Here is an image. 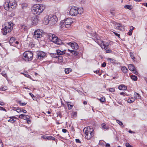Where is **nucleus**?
Listing matches in <instances>:
<instances>
[{"mask_svg":"<svg viewBox=\"0 0 147 147\" xmlns=\"http://www.w3.org/2000/svg\"><path fill=\"white\" fill-rule=\"evenodd\" d=\"M17 5L16 2L15 0H9L5 2L3 6L6 10L11 11L13 9H15Z\"/></svg>","mask_w":147,"mask_h":147,"instance_id":"nucleus-1","label":"nucleus"},{"mask_svg":"<svg viewBox=\"0 0 147 147\" xmlns=\"http://www.w3.org/2000/svg\"><path fill=\"white\" fill-rule=\"evenodd\" d=\"M85 134V137L89 140L90 139L94 136L93 129L90 127H85L83 130Z\"/></svg>","mask_w":147,"mask_h":147,"instance_id":"nucleus-2","label":"nucleus"},{"mask_svg":"<svg viewBox=\"0 0 147 147\" xmlns=\"http://www.w3.org/2000/svg\"><path fill=\"white\" fill-rule=\"evenodd\" d=\"M13 23L11 22H7L5 24L4 27L3 28V33L6 35L7 33L10 32L13 29Z\"/></svg>","mask_w":147,"mask_h":147,"instance_id":"nucleus-3","label":"nucleus"},{"mask_svg":"<svg viewBox=\"0 0 147 147\" xmlns=\"http://www.w3.org/2000/svg\"><path fill=\"white\" fill-rule=\"evenodd\" d=\"M48 38L53 42L58 45H61L64 44L62 41L59 39L55 34L49 33L48 34Z\"/></svg>","mask_w":147,"mask_h":147,"instance_id":"nucleus-4","label":"nucleus"},{"mask_svg":"<svg viewBox=\"0 0 147 147\" xmlns=\"http://www.w3.org/2000/svg\"><path fill=\"white\" fill-rule=\"evenodd\" d=\"M45 8L44 5L38 4L34 5L33 7V12L34 13L39 15L43 11Z\"/></svg>","mask_w":147,"mask_h":147,"instance_id":"nucleus-5","label":"nucleus"},{"mask_svg":"<svg viewBox=\"0 0 147 147\" xmlns=\"http://www.w3.org/2000/svg\"><path fill=\"white\" fill-rule=\"evenodd\" d=\"M23 56V59L25 61H28L32 59L33 54L32 52L28 51L24 52Z\"/></svg>","mask_w":147,"mask_h":147,"instance_id":"nucleus-6","label":"nucleus"},{"mask_svg":"<svg viewBox=\"0 0 147 147\" xmlns=\"http://www.w3.org/2000/svg\"><path fill=\"white\" fill-rule=\"evenodd\" d=\"M43 31L40 29H37L35 31L34 33V37L35 38H40L43 36Z\"/></svg>","mask_w":147,"mask_h":147,"instance_id":"nucleus-7","label":"nucleus"},{"mask_svg":"<svg viewBox=\"0 0 147 147\" xmlns=\"http://www.w3.org/2000/svg\"><path fill=\"white\" fill-rule=\"evenodd\" d=\"M50 21L49 24L50 25H52L55 24L58 20V19L57 17L55 15H51L49 16Z\"/></svg>","mask_w":147,"mask_h":147,"instance_id":"nucleus-8","label":"nucleus"},{"mask_svg":"<svg viewBox=\"0 0 147 147\" xmlns=\"http://www.w3.org/2000/svg\"><path fill=\"white\" fill-rule=\"evenodd\" d=\"M73 21L71 18H67L65 19L64 22H63V26L64 25L66 28H67L70 27Z\"/></svg>","mask_w":147,"mask_h":147,"instance_id":"nucleus-9","label":"nucleus"},{"mask_svg":"<svg viewBox=\"0 0 147 147\" xmlns=\"http://www.w3.org/2000/svg\"><path fill=\"white\" fill-rule=\"evenodd\" d=\"M69 13L72 16H76L78 14L77 7H72L69 11Z\"/></svg>","mask_w":147,"mask_h":147,"instance_id":"nucleus-10","label":"nucleus"},{"mask_svg":"<svg viewBox=\"0 0 147 147\" xmlns=\"http://www.w3.org/2000/svg\"><path fill=\"white\" fill-rule=\"evenodd\" d=\"M67 45H69L73 49L76 50L79 48L78 44L76 42H68L66 43Z\"/></svg>","mask_w":147,"mask_h":147,"instance_id":"nucleus-11","label":"nucleus"},{"mask_svg":"<svg viewBox=\"0 0 147 147\" xmlns=\"http://www.w3.org/2000/svg\"><path fill=\"white\" fill-rule=\"evenodd\" d=\"M37 58L39 59H43L45 56V53L41 51L37 52Z\"/></svg>","mask_w":147,"mask_h":147,"instance_id":"nucleus-12","label":"nucleus"},{"mask_svg":"<svg viewBox=\"0 0 147 147\" xmlns=\"http://www.w3.org/2000/svg\"><path fill=\"white\" fill-rule=\"evenodd\" d=\"M113 23L114 25H115V28L116 29H118L120 30H122L123 29L124 30V26H122L121 24H118L114 21H113Z\"/></svg>","mask_w":147,"mask_h":147,"instance_id":"nucleus-13","label":"nucleus"},{"mask_svg":"<svg viewBox=\"0 0 147 147\" xmlns=\"http://www.w3.org/2000/svg\"><path fill=\"white\" fill-rule=\"evenodd\" d=\"M38 20L37 18V17L36 16L34 18H32V24L33 25L35 26L38 23Z\"/></svg>","mask_w":147,"mask_h":147,"instance_id":"nucleus-14","label":"nucleus"},{"mask_svg":"<svg viewBox=\"0 0 147 147\" xmlns=\"http://www.w3.org/2000/svg\"><path fill=\"white\" fill-rule=\"evenodd\" d=\"M65 50H64L63 51H61L60 50H57L56 51L57 52L56 53L58 55V56H61L65 54Z\"/></svg>","mask_w":147,"mask_h":147,"instance_id":"nucleus-15","label":"nucleus"},{"mask_svg":"<svg viewBox=\"0 0 147 147\" xmlns=\"http://www.w3.org/2000/svg\"><path fill=\"white\" fill-rule=\"evenodd\" d=\"M100 44V46L102 48L105 49V48L108 47L109 45V44L105 42H102Z\"/></svg>","mask_w":147,"mask_h":147,"instance_id":"nucleus-16","label":"nucleus"},{"mask_svg":"<svg viewBox=\"0 0 147 147\" xmlns=\"http://www.w3.org/2000/svg\"><path fill=\"white\" fill-rule=\"evenodd\" d=\"M68 51L70 52L71 53L72 55L75 56L79 54V53L78 52L75 50H69L68 49Z\"/></svg>","mask_w":147,"mask_h":147,"instance_id":"nucleus-17","label":"nucleus"},{"mask_svg":"<svg viewBox=\"0 0 147 147\" xmlns=\"http://www.w3.org/2000/svg\"><path fill=\"white\" fill-rule=\"evenodd\" d=\"M49 21L50 18L49 16L48 17H46L45 18L44 23L46 25L47 24H49Z\"/></svg>","mask_w":147,"mask_h":147,"instance_id":"nucleus-18","label":"nucleus"},{"mask_svg":"<svg viewBox=\"0 0 147 147\" xmlns=\"http://www.w3.org/2000/svg\"><path fill=\"white\" fill-rule=\"evenodd\" d=\"M119 89L120 90H125L127 89V87L123 85H121L119 86Z\"/></svg>","mask_w":147,"mask_h":147,"instance_id":"nucleus-19","label":"nucleus"},{"mask_svg":"<svg viewBox=\"0 0 147 147\" xmlns=\"http://www.w3.org/2000/svg\"><path fill=\"white\" fill-rule=\"evenodd\" d=\"M10 119L8 121V122H10L11 123H14L16 121L14 118L16 119L17 118L15 116H12L9 117Z\"/></svg>","mask_w":147,"mask_h":147,"instance_id":"nucleus-20","label":"nucleus"},{"mask_svg":"<svg viewBox=\"0 0 147 147\" xmlns=\"http://www.w3.org/2000/svg\"><path fill=\"white\" fill-rule=\"evenodd\" d=\"M128 67L129 70L131 71H132L135 68L134 65L131 64H129L128 65Z\"/></svg>","mask_w":147,"mask_h":147,"instance_id":"nucleus-21","label":"nucleus"},{"mask_svg":"<svg viewBox=\"0 0 147 147\" xmlns=\"http://www.w3.org/2000/svg\"><path fill=\"white\" fill-rule=\"evenodd\" d=\"M67 103L68 107V109L69 110H70L72 108L74 105L71 104V102H67Z\"/></svg>","mask_w":147,"mask_h":147,"instance_id":"nucleus-22","label":"nucleus"},{"mask_svg":"<svg viewBox=\"0 0 147 147\" xmlns=\"http://www.w3.org/2000/svg\"><path fill=\"white\" fill-rule=\"evenodd\" d=\"M121 70L124 73H126L128 71V69L125 66L122 67L121 68Z\"/></svg>","mask_w":147,"mask_h":147,"instance_id":"nucleus-23","label":"nucleus"},{"mask_svg":"<svg viewBox=\"0 0 147 147\" xmlns=\"http://www.w3.org/2000/svg\"><path fill=\"white\" fill-rule=\"evenodd\" d=\"M101 126L102 128L104 129V130L105 131L108 130L109 129L108 127L106 126V124L104 123L102 124Z\"/></svg>","mask_w":147,"mask_h":147,"instance_id":"nucleus-24","label":"nucleus"},{"mask_svg":"<svg viewBox=\"0 0 147 147\" xmlns=\"http://www.w3.org/2000/svg\"><path fill=\"white\" fill-rule=\"evenodd\" d=\"M77 11H78V14H80L83 12V9L82 8H79L77 7Z\"/></svg>","mask_w":147,"mask_h":147,"instance_id":"nucleus-25","label":"nucleus"},{"mask_svg":"<svg viewBox=\"0 0 147 147\" xmlns=\"http://www.w3.org/2000/svg\"><path fill=\"white\" fill-rule=\"evenodd\" d=\"M135 95L134 97L135 99H138L141 98V96L138 93H135Z\"/></svg>","mask_w":147,"mask_h":147,"instance_id":"nucleus-26","label":"nucleus"},{"mask_svg":"<svg viewBox=\"0 0 147 147\" xmlns=\"http://www.w3.org/2000/svg\"><path fill=\"white\" fill-rule=\"evenodd\" d=\"M131 78L133 80L135 81L137 80L138 78L136 76L132 75L130 76Z\"/></svg>","mask_w":147,"mask_h":147,"instance_id":"nucleus-27","label":"nucleus"},{"mask_svg":"<svg viewBox=\"0 0 147 147\" xmlns=\"http://www.w3.org/2000/svg\"><path fill=\"white\" fill-rule=\"evenodd\" d=\"M55 138L52 136H47V139L48 140H55Z\"/></svg>","mask_w":147,"mask_h":147,"instance_id":"nucleus-28","label":"nucleus"},{"mask_svg":"<svg viewBox=\"0 0 147 147\" xmlns=\"http://www.w3.org/2000/svg\"><path fill=\"white\" fill-rule=\"evenodd\" d=\"M57 58H58V61L59 62H61L63 61V59L61 56H58Z\"/></svg>","mask_w":147,"mask_h":147,"instance_id":"nucleus-29","label":"nucleus"},{"mask_svg":"<svg viewBox=\"0 0 147 147\" xmlns=\"http://www.w3.org/2000/svg\"><path fill=\"white\" fill-rule=\"evenodd\" d=\"M71 71V69L70 68H66L65 70V71L66 74H68L70 71Z\"/></svg>","mask_w":147,"mask_h":147,"instance_id":"nucleus-30","label":"nucleus"},{"mask_svg":"<svg viewBox=\"0 0 147 147\" xmlns=\"http://www.w3.org/2000/svg\"><path fill=\"white\" fill-rule=\"evenodd\" d=\"M125 8L131 10L132 9V6L130 5H126L124 6Z\"/></svg>","mask_w":147,"mask_h":147,"instance_id":"nucleus-31","label":"nucleus"},{"mask_svg":"<svg viewBox=\"0 0 147 147\" xmlns=\"http://www.w3.org/2000/svg\"><path fill=\"white\" fill-rule=\"evenodd\" d=\"M98 99L101 102H104L105 101V97H101L100 98Z\"/></svg>","mask_w":147,"mask_h":147,"instance_id":"nucleus-32","label":"nucleus"},{"mask_svg":"<svg viewBox=\"0 0 147 147\" xmlns=\"http://www.w3.org/2000/svg\"><path fill=\"white\" fill-rule=\"evenodd\" d=\"M21 28L24 30L25 31L27 30V27L25 25H23L21 26Z\"/></svg>","mask_w":147,"mask_h":147,"instance_id":"nucleus-33","label":"nucleus"},{"mask_svg":"<svg viewBox=\"0 0 147 147\" xmlns=\"http://www.w3.org/2000/svg\"><path fill=\"white\" fill-rule=\"evenodd\" d=\"M18 104H19L21 106H24L26 105V103H25V102L24 103H22L21 101L19 100L18 101Z\"/></svg>","mask_w":147,"mask_h":147,"instance_id":"nucleus-34","label":"nucleus"},{"mask_svg":"<svg viewBox=\"0 0 147 147\" xmlns=\"http://www.w3.org/2000/svg\"><path fill=\"white\" fill-rule=\"evenodd\" d=\"M16 39L15 38L12 37L10 38L9 42L10 43H13L14 41H15Z\"/></svg>","mask_w":147,"mask_h":147,"instance_id":"nucleus-35","label":"nucleus"},{"mask_svg":"<svg viewBox=\"0 0 147 147\" xmlns=\"http://www.w3.org/2000/svg\"><path fill=\"white\" fill-rule=\"evenodd\" d=\"M130 56L132 59L134 60V59H135V58L134 56L133 53H132L130 52Z\"/></svg>","mask_w":147,"mask_h":147,"instance_id":"nucleus-36","label":"nucleus"},{"mask_svg":"<svg viewBox=\"0 0 147 147\" xmlns=\"http://www.w3.org/2000/svg\"><path fill=\"white\" fill-rule=\"evenodd\" d=\"M117 122L121 126L123 127V125L122 123L119 120H116Z\"/></svg>","mask_w":147,"mask_h":147,"instance_id":"nucleus-37","label":"nucleus"},{"mask_svg":"<svg viewBox=\"0 0 147 147\" xmlns=\"http://www.w3.org/2000/svg\"><path fill=\"white\" fill-rule=\"evenodd\" d=\"M51 56L52 57L55 58H57L58 56L56 53H53L52 54Z\"/></svg>","mask_w":147,"mask_h":147,"instance_id":"nucleus-38","label":"nucleus"},{"mask_svg":"<svg viewBox=\"0 0 147 147\" xmlns=\"http://www.w3.org/2000/svg\"><path fill=\"white\" fill-rule=\"evenodd\" d=\"M0 89L1 91H4L7 89V87L6 86H4L3 87H1Z\"/></svg>","mask_w":147,"mask_h":147,"instance_id":"nucleus-39","label":"nucleus"},{"mask_svg":"<svg viewBox=\"0 0 147 147\" xmlns=\"http://www.w3.org/2000/svg\"><path fill=\"white\" fill-rule=\"evenodd\" d=\"M1 74L5 78H7V76L5 71H3L1 73Z\"/></svg>","mask_w":147,"mask_h":147,"instance_id":"nucleus-40","label":"nucleus"},{"mask_svg":"<svg viewBox=\"0 0 147 147\" xmlns=\"http://www.w3.org/2000/svg\"><path fill=\"white\" fill-rule=\"evenodd\" d=\"M107 60L110 61V62L111 63H114L115 62V60L114 59H113L111 58H109Z\"/></svg>","mask_w":147,"mask_h":147,"instance_id":"nucleus-41","label":"nucleus"},{"mask_svg":"<svg viewBox=\"0 0 147 147\" xmlns=\"http://www.w3.org/2000/svg\"><path fill=\"white\" fill-rule=\"evenodd\" d=\"M76 114H77V112H75L74 113H72L71 114V116L73 117H76Z\"/></svg>","mask_w":147,"mask_h":147,"instance_id":"nucleus-42","label":"nucleus"},{"mask_svg":"<svg viewBox=\"0 0 147 147\" xmlns=\"http://www.w3.org/2000/svg\"><path fill=\"white\" fill-rule=\"evenodd\" d=\"M25 115L24 114H22L21 115H20L19 116V117L20 118L22 119H24V117L25 116Z\"/></svg>","mask_w":147,"mask_h":147,"instance_id":"nucleus-43","label":"nucleus"},{"mask_svg":"<svg viewBox=\"0 0 147 147\" xmlns=\"http://www.w3.org/2000/svg\"><path fill=\"white\" fill-rule=\"evenodd\" d=\"M133 72L135 74L138 75V74L137 71H136V68H135L134 70H133Z\"/></svg>","mask_w":147,"mask_h":147,"instance_id":"nucleus-44","label":"nucleus"},{"mask_svg":"<svg viewBox=\"0 0 147 147\" xmlns=\"http://www.w3.org/2000/svg\"><path fill=\"white\" fill-rule=\"evenodd\" d=\"M24 74L26 77L31 79V77L29 74Z\"/></svg>","mask_w":147,"mask_h":147,"instance_id":"nucleus-45","label":"nucleus"},{"mask_svg":"<svg viewBox=\"0 0 147 147\" xmlns=\"http://www.w3.org/2000/svg\"><path fill=\"white\" fill-rule=\"evenodd\" d=\"M109 91L110 92H114L115 91V89L113 88H109Z\"/></svg>","mask_w":147,"mask_h":147,"instance_id":"nucleus-46","label":"nucleus"},{"mask_svg":"<svg viewBox=\"0 0 147 147\" xmlns=\"http://www.w3.org/2000/svg\"><path fill=\"white\" fill-rule=\"evenodd\" d=\"M18 113H20L22 112L21 109L19 108H17V109L16 110Z\"/></svg>","mask_w":147,"mask_h":147,"instance_id":"nucleus-47","label":"nucleus"},{"mask_svg":"<svg viewBox=\"0 0 147 147\" xmlns=\"http://www.w3.org/2000/svg\"><path fill=\"white\" fill-rule=\"evenodd\" d=\"M125 146L126 147H133L128 143H127L125 144Z\"/></svg>","mask_w":147,"mask_h":147,"instance_id":"nucleus-48","label":"nucleus"},{"mask_svg":"<svg viewBox=\"0 0 147 147\" xmlns=\"http://www.w3.org/2000/svg\"><path fill=\"white\" fill-rule=\"evenodd\" d=\"M29 118V116H28V115H25V116L24 117V120H25V119L27 120Z\"/></svg>","mask_w":147,"mask_h":147,"instance_id":"nucleus-49","label":"nucleus"},{"mask_svg":"<svg viewBox=\"0 0 147 147\" xmlns=\"http://www.w3.org/2000/svg\"><path fill=\"white\" fill-rule=\"evenodd\" d=\"M106 53H111L112 51L110 49H106Z\"/></svg>","mask_w":147,"mask_h":147,"instance_id":"nucleus-50","label":"nucleus"},{"mask_svg":"<svg viewBox=\"0 0 147 147\" xmlns=\"http://www.w3.org/2000/svg\"><path fill=\"white\" fill-rule=\"evenodd\" d=\"M131 100V101H132V102H134L135 100V98L134 97H131V98H130Z\"/></svg>","mask_w":147,"mask_h":147,"instance_id":"nucleus-51","label":"nucleus"},{"mask_svg":"<svg viewBox=\"0 0 147 147\" xmlns=\"http://www.w3.org/2000/svg\"><path fill=\"white\" fill-rule=\"evenodd\" d=\"M47 136L43 135L42 136L41 138L46 140L47 139Z\"/></svg>","mask_w":147,"mask_h":147,"instance_id":"nucleus-52","label":"nucleus"},{"mask_svg":"<svg viewBox=\"0 0 147 147\" xmlns=\"http://www.w3.org/2000/svg\"><path fill=\"white\" fill-rule=\"evenodd\" d=\"M127 102L128 103H132V101H131V100L130 98H129L127 100Z\"/></svg>","mask_w":147,"mask_h":147,"instance_id":"nucleus-53","label":"nucleus"},{"mask_svg":"<svg viewBox=\"0 0 147 147\" xmlns=\"http://www.w3.org/2000/svg\"><path fill=\"white\" fill-rule=\"evenodd\" d=\"M106 66V63L105 62H104L103 63H102L101 64V66L102 67H105Z\"/></svg>","mask_w":147,"mask_h":147,"instance_id":"nucleus-54","label":"nucleus"},{"mask_svg":"<svg viewBox=\"0 0 147 147\" xmlns=\"http://www.w3.org/2000/svg\"><path fill=\"white\" fill-rule=\"evenodd\" d=\"M134 27H133V26H130V30H129V31L131 32V31H132L134 30Z\"/></svg>","mask_w":147,"mask_h":147,"instance_id":"nucleus-55","label":"nucleus"},{"mask_svg":"<svg viewBox=\"0 0 147 147\" xmlns=\"http://www.w3.org/2000/svg\"><path fill=\"white\" fill-rule=\"evenodd\" d=\"M27 6V5L26 4H23L22 5V8H24V7H26Z\"/></svg>","mask_w":147,"mask_h":147,"instance_id":"nucleus-56","label":"nucleus"},{"mask_svg":"<svg viewBox=\"0 0 147 147\" xmlns=\"http://www.w3.org/2000/svg\"><path fill=\"white\" fill-rule=\"evenodd\" d=\"M75 140H76V142L77 143H81V141L78 139H76Z\"/></svg>","mask_w":147,"mask_h":147,"instance_id":"nucleus-57","label":"nucleus"},{"mask_svg":"<svg viewBox=\"0 0 147 147\" xmlns=\"http://www.w3.org/2000/svg\"><path fill=\"white\" fill-rule=\"evenodd\" d=\"M67 130L65 129H62V131L64 133H66L67 132Z\"/></svg>","mask_w":147,"mask_h":147,"instance_id":"nucleus-58","label":"nucleus"},{"mask_svg":"<svg viewBox=\"0 0 147 147\" xmlns=\"http://www.w3.org/2000/svg\"><path fill=\"white\" fill-rule=\"evenodd\" d=\"M51 113V112L50 111H48L46 112L45 114L46 115H47L48 114H50Z\"/></svg>","mask_w":147,"mask_h":147,"instance_id":"nucleus-59","label":"nucleus"},{"mask_svg":"<svg viewBox=\"0 0 147 147\" xmlns=\"http://www.w3.org/2000/svg\"><path fill=\"white\" fill-rule=\"evenodd\" d=\"M115 34V35H116V36H118V37H119V36H120V34H118V33H117L116 32H113Z\"/></svg>","mask_w":147,"mask_h":147,"instance_id":"nucleus-60","label":"nucleus"},{"mask_svg":"<svg viewBox=\"0 0 147 147\" xmlns=\"http://www.w3.org/2000/svg\"><path fill=\"white\" fill-rule=\"evenodd\" d=\"M0 108H1V110L4 111L5 112L7 111V110L5 109L4 108H3L2 107H0Z\"/></svg>","mask_w":147,"mask_h":147,"instance_id":"nucleus-61","label":"nucleus"},{"mask_svg":"<svg viewBox=\"0 0 147 147\" xmlns=\"http://www.w3.org/2000/svg\"><path fill=\"white\" fill-rule=\"evenodd\" d=\"M3 144L1 141H0V147H3Z\"/></svg>","mask_w":147,"mask_h":147,"instance_id":"nucleus-62","label":"nucleus"},{"mask_svg":"<svg viewBox=\"0 0 147 147\" xmlns=\"http://www.w3.org/2000/svg\"><path fill=\"white\" fill-rule=\"evenodd\" d=\"M106 147H110V145L109 144L107 143L105 145Z\"/></svg>","mask_w":147,"mask_h":147,"instance_id":"nucleus-63","label":"nucleus"},{"mask_svg":"<svg viewBox=\"0 0 147 147\" xmlns=\"http://www.w3.org/2000/svg\"><path fill=\"white\" fill-rule=\"evenodd\" d=\"M27 121L28 123L29 124L31 123V121L29 119V118L27 120Z\"/></svg>","mask_w":147,"mask_h":147,"instance_id":"nucleus-64","label":"nucleus"}]
</instances>
